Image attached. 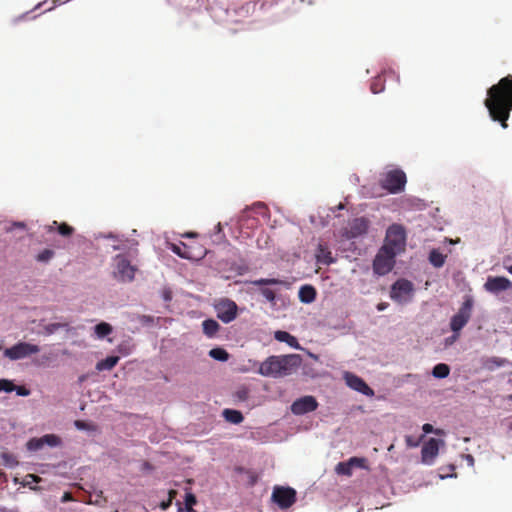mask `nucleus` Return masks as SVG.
Instances as JSON below:
<instances>
[{
	"label": "nucleus",
	"instance_id": "f257e3e1",
	"mask_svg": "<svg viewBox=\"0 0 512 512\" xmlns=\"http://www.w3.org/2000/svg\"><path fill=\"white\" fill-rule=\"evenodd\" d=\"M489 117L498 122L503 129L508 127L507 121L512 111V75L501 78L498 83L487 89L484 100Z\"/></svg>",
	"mask_w": 512,
	"mask_h": 512
},
{
	"label": "nucleus",
	"instance_id": "f03ea898",
	"mask_svg": "<svg viewBox=\"0 0 512 512\" xmlns=\"http://www.w3.org/2000/svg\"><path fill=\"white\" fill-rule=\"evenodd\" d=\"M302 356L300 354L270 355L262 362H256L258 365L256 372L264 377L273 379L283 378L295 373L302 365Z\"/></svg>",
	"mask_w": 512,
	"mask_h": 512
},
{
	"label": "nucleus",
	"instance_id": "7ed1b4c3",
	"mask_svg": "<svg viewBox=\"0 0 512 512\" xmlns=\"http://www.w3.org/2000/svg\"><path fill=\"white\" fill-rule=\"evenodd\" d=\"M407 245V229L403 224H390L385 233L383 247L401 255Z\"/></svg>",
	"mask_w": 512,
	"mask_h": 512
},
{
	"label": "nucleus",
	"instance_id": "20e7f679",
	"mask_svg": "<svg viewBox=\"0 0 512 512\" xmlns=\"http://www.w3.org/2000/svg\"><path fill=\"white\" fill-rule=\"evenodd\" d=\"M246 283L257 286V292L263 296L265 300L272 306H275L278 301V290L272 287L286 286V281L275 277L258 278L255 280L246 281Z\"/></svg>",
	"mask_w": 512,
	"mask_h": 512
},
{
	"label": "nucleus",
	"instance_id": "39448f33",
	"mask_svg": "<svg viewBox=\"0 0 512 512\" xmlns=\"http://www.w3.org/2000/svg\"><path fill=\"white\" fill-rule=\"evenodd\" d=\"M398 256L397 253L381 246L372 261L373 274L378 277L389 274L394 269Z\"/></svg>",
	"mask_w": 512,
	"mask_h": 512
},
{
	"label": "nucleus",
	"instance_id": "423d86ee",
	"mask_svg": "<svg viewBox=\"0 0 512 512\" xmlns=\"http://www.w3.org/2000/svg\"><path fill=\"white\" fill-rule=\"evenodd\" d=\"M474 304L475 300L471 294H465L463 296V301L458 311L455 314H453L450 318V330H457L459 332H462L463 328L468 324L471 318Z\"/></svg>",
	"mask_w": 512,
	"mask_h": 512
},
{
	"label": "nucleus",
	"instance_id": "0eeeda50",
	"mask_svg": "<svg viewBox=\"0 0 512 512\" xmlns=\"http://www.w3.org/2000/svg\"><path fill=\"white\" fill-rule=\"evenodd\" d=\"M270 500L281 511L286 512L296 503L297 491L288 485H275Z\"/></svg>",
	"mask_w": 512,
	"mask_h": 512
},
{
	"label": "nucleus",
	"instance_id": "6e6552de",
	"mask_svg": "<svg viewBox=\"0 0 512 512\" xmlns=\"http://www.w3.org/2000/svg\"><path fill=\"white\" fill-rule=\"evenodd\" d=\"M407 183L406 173L400 169L395 168L387 171L384 177L380 180V186L389 194H399L405 190Z\"/></svg>",
	"mask_w": 512,
	"mask_h": 512
},
{
	"label": "nucleus",
	"instance_id": "1a4fd4ad",
	"mask_svg": "<svg viewBox=\"0 0 512 512\" xmlns=\"http://www.w3.org/2000/svg\"><path fill=\"white\" fill-rule=\"evenodd\" d=\"M415 287L412 281L406 278H398L390 286L389 296L398 304H407L411 301Z\"/></svg>",
	"mask_w": 512,
	"mask_h": 512
},
{
	"label": "nucleus",
	"instance_id": "9d476101",
	"mask_svg": "<svg viewBox=\"0 0 512 512\" xmlns=\"http://www.w3.org/2000/svg\"><path fill=\"white\" fill-rule=\"evenodd\" d=\"M39 351L40 347L36 344L27 341H18L12 346L5 348L3 356L12 361H17L36 354Z\"/></svg>",
	"mask_w": 512,
	"mask_h": 512
},
{
	"label": "nucleus",
	"instance_id": "9b49d317",
	"mask_svg": "<svg viewBox=\"0 0 512 512\" xmlns=\"http://www.w3.org/2000/svg\"><path fill=\"white\" fill-rule=\"evenodd\" d=\"M214 309L217 318L224 324H229L234 321L238 314L239 308L235 301L229 298L220 299L215 305Z\"/></svg>",
	"mask_w": 512,
	"mask_h": 512
},
{
	"label": "nucleus",
	"instance_id": "f8f14e48",
	"mask_svg": "<svg viewBox=\"0 0 512 512\" xmlns=\"http://www.w3.org/2000/svg\"><path fill=\"white\" fill-rule=\"evenodd\" d=\"M444 445L445 441L442 438L431 437L426 440L421 448V463L428 466L433 465L440 448Z\"/></svg>",
	"mask_w": 512,
	"mask_h": 512
},
{
	"label": "nucleus",
	"instance_id": "ddd939ff",
	"mask_svg": "<svg viewBox=\"0 0 512 512\" xmlns=\"http://www.w3.org/2000/svg\"><path fill=\"white\" fill-rule=\"evenodd\" d=\"M318 401L313 395H304L296 398L291 406V413L295 416H303L310 412L315 411L318 408Z\"/></svg>",
	"mask_w": 512,
	"mask_h": 512
},
{
	"label": "nucleus",
	"instance_id": "4468645a",
	"mask_svg": "<svg viewBox=\"0 0 512 512\" xmlns=\"http://www.w3.org/2000/svg\"><path fill=\"white\" fill-rule=\"evenodd\" d=\"M344 380L350 389L364 396L373 397L375 395L374 390L366 383V381L353 372H345Z\"/></svg>",
	"mask_w": 512,
	"mask_h": 512
},
{
	"label": "nucleus",
	"instance_id": "2eb2a0df",
	"mask_svg": "<svg viewBox=\"0 0 512 512\" xmlns=\"http://www.w3.org/2000/svg\"><path fill=\"white\" fill-rule=\"evenodd\" d=\"M483 288L493 295H498L512 288V281L505 276H488Z\"/></svg>",
	"mask_w": 512,
	"mask_h": 512
},
{
	"label": "nucleus",
	"instance_id": "dca6fc26",
	"mask_svg": "<svg viewBox=\"0 0 512 512\" xmlns=\"http://www.w3.org/2000/svg\"><path fill=\"white\" fill-rule=\"evenodd\" d=\"M208 1V6L206 7V10L209 12L211 18L215 21V22H227V21H234L236 22L237 19H234L232 17V10H230L229 8L225 7L223 4H221L220 2L214 0L213 3L210 2V0H207Z\"/></svg>",
	"mask_w": 512,
	"mask_h": 512
},
{
	"label": "nucleus",
	"instance_id": "f3484780",
	"mask_svg": "<svg viewBox=\"0 0 512 512\" xmlns=\"http://www.w3.org/2000/svg\"><path fill=\"white\" fill-rule=\"evenodd\" d=\"M114 260L120 280L128 282L134 280L136 268L131 264L129 259L123 254H117Z\"/></svg>",
	"mask_w": 512,
	"mask_h": 512
},
{
	"label": "nucleus",
	"instance_id": "a211bd4d",
	"mask_svg": "<svg viewBox=\"0 0 512 512\" xmlns=\"http://www.w3.org/2000/svg\"><path fill=\"white\" fill-rule=\"evenodd\" d=\"M370 220L365 217H356L349 223L348 231L346 232L348 239H357L368 233L370 228Z\"/></svg>",
	"mask_w": 512,
	"mask_h": 512
},
{
	"label": "nucleus",
	"instance_id": "6ab92c4d",
	"mask_svg": "<svg viewBox=\"0 0 512 512\" xmlns=\"http://www.w3.org/2000/svg\"><path fill=\"white\" fill-rule=\"evenodd\" d=\"M393 75L396 79V81L399 83L400 76L397 74L392 68L386 69L383 68L381 73L375 77H373L371 84H370V91L373 94H379L382 93L385 90V81L383 80V76L385 75Z\"/></svg>",
	"mask_w": 512,
	"mask_h": 512
},
{
	"label": "nucleus",
	"instance_id": "aec40b11",
	"mask_svg": "<svg viewBox=\"0 0 512 512\" xmlns=\"http://www.w3.org/2000/svg\"><path fill=\"white\" fill-rule=\"evenodd\" d=\"M198 503L196 495L191 490H186L183 496V501H177L178 512H197L194 506Z\"/></svg>",
	"mask_w": 512,
	"mask_h": 512
},
{
	"label": "nucleus",
	"instance_id": "412c9836",
	"mask_svg": "<svg viewBox=\"0 0 512 512\" xmlns=\"http://www.w3.org/2000/svg\"><path fill=\"white\" fill-rule=\"evenodd\" d=\"M480 362L482 368L490 372H493L498 368L505 367L506 365L511 364V362L507 358L497 356L481 357Z\"/></svg>",
	"mask_w": 512,
	"mask_h": 512
},
{
	"label": "nucleus",
	"instance_id": "4be33fe9",
	"mask_svg": "<svg viewBox=\"0 0 512 512\" xmlns=\"http://www.w3.org/2000/svg\"><path fill=\"white\" fill-rule=\"evenodd\" d=\"M315 260L317 264L329 266L336 262V258L332 255L329 248L323 244H319L315 251Z\"/></svg>",
	"mask_w": 512,
	"mask_h": 512
},
{
	"label": "nucleus",
	"instance_id": "5701e85b",
	"mask_svg": "<svg viewBox=\"0 0 512 512\" xmlns=\"http://www.w3.org/2000/svg\"><path fill=\"white\" fill-rule=\"evenodd\" d=\"M274 339L278 342L285 343L289 347L297 350H303L301 347L299 340L296 336L292 335L288 331L285 330H276L274 332Z\"/></svg>",
	"mask_w": 512,
	"mask_h": 512
},
{
	"label": "nucleus",
	"instance_id": "b1692460",
	"mask_svg": "<svg viewBox=\"0 0 512 512\" xmlns=\"http://www.w3.org/2000/svg\"><path fill=\"white\" fill-rule=\"evenodd\" d=\"M354 462H366V460L361 457L353 456L346 461H341L335 466L336 474L341 476H351L354 469Z\"/></svg>",
	"mask_w": 512,
	"mask_h": 512
},
{
	"label": "nucleus",
	"instance_id": "393cba45",
	"mask_svg": "<svg viewBox=\"0 0 512 512\" xmlns=\"http://www.w3.org/2000/svg\"><path fill=\"white\" fill-rule=\"evenodd\" d=\"M317 290L311 284H303L298 290L299 301L303 304H311L316 300Z\"/></svg>",
	"mask_w": 512,
	"mask_h": 512
},
{
	"label": "nucleus",
	"instance_id": "a878e982",
	"mask_svg": "<svg viewBox=\"0 0 512 512\" xmlns=\"http://www.w3.org/2000/svg\"><path fill=\"white\" fill-rule=\"evenodd\" d=\"M222 417L228 423L239 425L244 421V415L240 410L233 408H225L222 410Z\"/></svg>",
	"mask_w": 512,
	"mask_h": 512
},
{
	"label": "nucleus",
	"instance_id": "bb28decb",
	"mask_svg": "<svg viewBox=\"0 0 512 512\" xmlns=\"http://www.w3.org/2000/svg\"><path fill=\"white\" fill-rule=\"evenodd\" d=\"M119 360L120 357L117 355H107L96 363L95 369L99 372L110 371L118 364Z\"/></svg>",
	"mask_w": 512,
	"mask_h": 512
},
{
	"label": "nucleus",
	"instance_id": "cd10ccee",
	"mask_svg": "<svg viewBox=\"0 0 512 512\" xmlns=\"http://www.w3.org/2000/svg\"><path fill=\"white\" fill-rule=\"evenodd\" d=\"M447 256L439 248H432L428 253V261L434 268H442Z\"/></svg>",
	"mask_w": 512,
	"mask_h": 512
},
{
	"label": "nucleus",
	"instance_id": "c85d7f7f",
	"mask_svg": "<svg viewBox=\"0 0 512 512\" xmlns=\"http://www.w3.org/2000/svg\"><path fill=\"white\" fill-rule=\"evenodd\" d=\"M249 211L261 215L264 219H270V211L263 202L258 201L254 202L251 206H246L242 211L243 217H246V213Z\"/></svg>",
	"mask_w": 512,
	"mask_h": 512
},
{
	"label": "nucleus",
	"instance_id": "c756f323",
	"mask_svg": "<svg viewBox=\"0 0 512 512\" xmlns=\"http://www.w3.org/2000/svg\"><path fill=\"white\" fill-rule=\"evenodd\" d=\"M220 324L213 318H206L202 321V331L208 338H214L220 329Z\"/></svg>",
	"mask_w": 512,
	"mask_h": 512
},
{
	"label": "nucleus",
	"instance_id": "7c9ffc66",
	"mask_svg": "<svg viewBox=\"0 0 512 512\" xmlns=\"http://www.w3.org/2000/svg\"><path fill=\"white\" fill-rule=\"evenodd\" d=\"M38 327L39 330L36 333L45 337L51 336L60 330V326L57 322L45 323L44 319L39 320Z\"/></svg>",
	"mask_w": 512,
	"mask_h": 512
},
{
	"label": "nucleus",
	"instance_id": "2f4dec72",
	"mask_svg": "<svg viewBox=\"0 0 512 512\" xmlns=\"http://www.w3.org/2000/svg\"><path fill=\"white\" fill-rule=\"evenodd\" d=\"M93 331L97 339L103 340L113 332V327L108 322L100 321L93 327Z\"/></svg>",
	"mask_w": 512,
	"mask_h": 512
},
{
	"label": "nucleus",
	"instance_id": "473e14b6",
	"mask_svg": "<svg viewBox=\"0 0 512 512\" xmlns=\"http://www.w3.org/2000/svg\"><path fill=\"white\" fill-rule=\"evenodd\" d=\"M450 372H451V368L448 364L446 363H437L433 366L432 370H431V375L435 378V379H445L447 378L449 375H450Z\"/></svg>",
	"mask_w": 512,
	"mask_h": 512
},
{
	"label": "nucleus",
	"instance_id": "72a5a7b5",
	"mask_svg": "<svg viewBox=\"0 0 512 512\" xmlns=\"http://www.w3.org/2000/svg\"><path fill=\"white\" fill-rule=\"evenodd\" d=\"M208 355L213 360H216V361H219L222 363L227 362L230 358L229 352L221 346H215V347L211 348L208 352Z\"/></svg>",
	"mask_w": 512,
	"mask_h": 512
},
{
	"label": "nucleus",
	"instance_id": "f704fd0d",
	"mask_svg": "<svg viewBox=\"0 0 512 512\" xmlns=\"http://www.w3.org/2000/svg\"><path fill=\"white\" fill-rule=\"evenodd\" d=\"M258 3L259 2H247L246 4L242 5L238 9H233L232 17L234 19H236L237 16H242V17L248 16L251 12H254Z\"/></svg>",
	"mask_w": 512,
	"mask_h": 512
},
{
	"label": "nucleus",
	"instance_id": "c9c22d12",
	"mask_svg": "<svg viewBox=\"0 0 512 512\" xmlns=\"http://www.w3.org/2000/svg\"><path fill=\"white\" fill-rule=\"evenodd\" d=\"M42 441L44 446H48L50 448H57L63 445L62 438L55 433H47L42 435Z\"/></svg>",
	"mask_w": 512,
	"mask_h": 512
},
{
	"label": "nucleus",
	"instance_id": "e433bc0d",
	"mask_svg": "<svg viewBox=\"0 0 512 512\" xmlns=\"http://www.w3.org/2000/svg\"><path fill=\"white\" fill-rule=\"evenodd\" d=\"M250 394V389L246 385H240L236 391L234 392L233 396L238 402H245L248 400Z\"/></svg>",
	"mask_w": 512,
	"mask_h": 512
},
{
	"label": "nucleus",
	"instance_id": "4c0bfd02",
	"mask_svg": "<svg viewBox=\"0 0 512 512\" xmlns=\"http://www.w3.org/2000/svg\"><path fill=\"white\" fill-rule=\"evenodd\" d=\"M44 447L42 436L41 437H32L26 443V448L30 452H36L41 450Z\"/></svg>",
	"mask_w": 512,
	"mask_h": 512
},
{
	"label": "nucleus",
	"instance_id": "58836bf2",
	"mask_svg": "<svg viewBox=\"0 0 512 512\" xmlns=\"http://www.w3.org/2000/svg\"><path fill=\"white\" fill-rule=\"evenodd\" d=\"M0 458L2 459L3 464L6 468L13 469L16 466H18V461L16 457L11 453L3 452L1 453Z\"/></svg>",
	"mask_w": 512,
	"mask_h": 512
},
{
	"label": "nucleus",
	"instance_id": "ea45409f",
	"mask_svg": "<svg viewBox=\"0 0 512 512\" xmlns=\"http://www.w3.org/2000/svg\"><path fill=\"white\" fill-rule=\"evenodd\" d=\"M74 427L78 431H85V432H94L96 430V427L94 424H92L91 422H88L86 420H81V419L74 421Z\"/></svg>",
	"mask_w": 512,
	"mask_h": 512
},
{
	"label": "nucleus",
	"instance_id": "a19ab883",
	"mask_svg": "<svg viewBox=\"0 0 512 512\" xmlns=\"http://www.w3.org/2000/svg\"><path fill=\"white\" fill-rule=\"evenodd\" d=\"M55 255L52 249L45 248L36 255V260L40 263H48Z\"/></svg>",
	"mask_w": 512,
	"mask_h": 512
},
{
	"label": "nucleus",
	"instance_id": "79ce46f5",
	"mask_svg": "<svg viewBox=\"0 0 512 512\" xmlns=\"http://www.w3.org/2000/svg\"><path fill=\"white\" fill-rule=\"evenodd\" d=\"M136 320L143 327H151L155 325L157 318L152 315L139 314L136 316Z\"/></svg>",
	"mask_w": 512,
	"mask_h": 512
},
{
	"label": "nucleus",
	"instance_id": "37998d69",
	"mask_svg": "<svg viewBox=\"0 0 512 512\" xmlns=\"http://www.w3.org/2000/svg\"><path fill=\"white\" fill-rule=\"evenodd\" d=\"M74 231V227H72L66 222H61L58 226V230L56 231V233H58L62 237H70L73 235Z\"/></svg>",
	"mask_w": 512,
	"mask_h": 512
},
{
	"label": "nucleus",
	"instance_id": "c03bdc74",
	"mask_svg": "<svg viewBox=\"0 0 512 512\" xmlns=\"http://www.w3.org/2000/svg\"><path fill=\"white\" fill-rule=\"evenodd\" d=\"M231 271L235 272L238 276H242L249 271V266L245 262H233L231 264Z\"/></svg>",
	"mask_w": 512,
	"mask_h": 512
},
{
	"label": "nucleus",
	"instance_id": "a18cd8bd",
	"mask_svg": "<svg viewBox=\"0 0 512 512\" xmlns=\"http://www.w3.org/2000/svg\"><path fill=\"white\" fill-rule=\"evenodd\" d=\"M181 6H183L185 10L195 11L200 9L201 4L200 0H182Z\"/></svg>",
	"mask_w": 512,
	"mask_h": 512
},
{
	"label": "nucleus",
	"instance_id": "49530a36",
	"mask_svg": "<svg viewBox=\"0 0 512 512\" xmlns=\"http://www.w3.org/2000/svg\"><path fill=\"white\" fill-rule=\"evenodd\" d=\"M14 389V383L10 379L1 378L0 379V393H11Z\"/></svg>",
	"mask_w": 512,
	"mask_h": 512
},
{
	"label": "nucleus",
	"instance_id": "de8ad7c7",
	"mask_svg": "<svg viewBox=\"0 0 512 512\" xmlns=\"http://www.w3.org/2000/svg\"><path fill=\"white\" fill-rule=\"evenodd\" d=\"M452 334L444 339V346L449 347L453 345L460 337L461 332L457 330H451Z\"/></svg>",
	"mask_w": 512,
	"mask_h": 512
},
{
	"label": "nucleus",
	"instance_id": "09e8293b",
	"mask_svg": "<svg viewBox=\"0 0 512 512\" xmlns=\"http://www.w3.org/2000/svg\"><path fill=\"white\" fill-rule=\"evenodd\" d=\"M405 442H406V445L410 448H416L420 445V443L422 442V437H419V438H415L411 435H407L405 437Z\"/></svg>",
	"mask_w": 512,
	"mask_h": 512
},
{
	"label": "nucleus",
	"instance_id": "8fccbe9b",
	"mask_svg": "<svg viewBox=\"0 0 512 512\" xmlns=\"http://www.w3.org/2000/svg\"><path fill=\"white\" fill-rule=\"evenodd\" d=\"M13 392H15L17 396H21V397H27L31 394L30 389H28L24 386H15L14 385Z\"/></svg>",
	"mask_w": 512,
	"mask_h": 512
},
{
	"label": "nucleus",
	"instance_id": "3c124183",
	"mask_svg": "<svg viewBox=\"0 0 512 512\" xmlns=\"http://www.w3.org/2000/svg\"><path fill=\"white\" fill-rule=\"evenodd\" d=\"M14 229H21L24 231L26 229V223L23 221H14L6 227L7 231H13Z\"/></svg>",
	"mask_w": 512,
	"mask_h": 512
},
{
	"label": "nucleus",
	"instance_id": "603ef678",
	"mask_svg": "<svg viewBox=\"0 0 512 512\" xmlns=\"http://www.w3.org/2000/svg\"><path fill=\"white\" fill-rule=\"evenodd\" d=\"M112 239V240H118V236L112 232H109V233H97V234H94V239L98 240V239Z\"/></svg>",
	"mask_w": 512,
	"mask_h": 512
},
{
	"label": "nucleus",
	"instance_id": "864d4df0",
	"mask_svg": "<svg viewBox=\"0 0 512 512\" xmlns=\"http://www.w3.org/2000/svg\"><path fill=\"white\" fill-rule=\"evenodd\" d=\"M214 236H215L217 241H221L222 239L225 238V234L223 232V227H222L221 223H218L215 226V228H214Z\"/></svg>",
	"mask_w": 512,
	"mask_h": 512
},
{
	"label": "nucleus",
	"instance_id": "5fc2aeb1",
	"mask_svg": "<svg viewBox=\"0 0 512 512\" xmlns=\"http://www.w3.org/2000/svg\"><path fill=\"white\" fill-rule=\"evenodd\" d=\"M170 250L176 254L177 256H179L180 258H183V259H188L187 255L183 253L180 245H177V244H172L170 246Z\"/></svg>",
	"mask_w": 512,
	"mask_h": 512
},
{
	"label": "nucleus",
	"instance_id": "6e6d98bb",
	"mask_svg": "<svg viewBox=\"0 0 512 512\" xmlns=\"http://www.w3.org/2000/svg\"><path fill=\"white\" fill-rule=\"evenodd\" d=\"M434 428L435 427L432 424H430V423L423 424V426H422L423 433H422V435L420 437H422V439H423L425 436H427L429 434H433Z\"/></svg>",
	"mask_w": 512,
	"mask_h": 512
},
{
	"label": "nucleus",
	"instance_id": "4d7b16f0",
	"mask_svg": "<svg viewBox=\"0 0 512 512\" xmlns=\"http://www.w3.org/2000/svg\"><path fill=\"white\" fill-rule=\"evenodd\" d=\"M154 470V466L149 461H142L140 471L143 473H150Z\"/></svg>",
	"mask_w": 512,
	"mask_h": 512
},
{
	"label": "nucleus",
	"instance_id": "13d9d810",
	"mask_svg": "<svg viewBox=\"0 0 512 512\" xmlns=\"http://www.w3.org/2000/svg\"><path fill=\"white\" fill-rule=\"evenodd\" d=\"M317 218H319V219H320V224H321V226H322V227L327 226V224H328V220L324 219L320 214H319L318 216H316V215H311V216L309 217L310 222H311L312 224H314V225H316V224H317Z\"/></svg>",
	"mask_w": 512,
	"mask_h": 512
},
{
	"label": "nucleus",
	"instance_id": "bf43d9fd",
	"mask_svg": "<svg viewBox=\"0 0 512 512\" xmlns=\"http://www.w3.org/2000/svg\"><path fill=\"white\" fill-rule=\"evenodd\" d=\"M172 291L170 288H164L161 291V298L164 302H170L172 300Z\"/></svg>",
	"mask_w": 512,
	"mask_h": 512
},
{
	"label": "nucleus",
	"instance_id": "052dcab7",
	"mask_svg": "<svg viewBox=\"0 0 512 512\" xmlns=\"http://www.w3.org/2000/svg\"><path fill=\"white\" fill-rule=\"evenodd\" d=\"M60 326V329L65 330L66 333H72L74 331V328L70 326L69 322H57Z\"/></svg>",
	"mask_w": 512,
	"mask_h": 512
},
{
	"label": "nucleus",
	"instance_id": "680f3d73",
	"mask_svg": "<svg viewBox=\"0 0 512 512\" xmlns=\"http://www.w3.org/2000/svg\"><path fill=\"white\" fill-rule=\"evenodd\" d=\"M59 222L57 221H53L51 225H48L46 230L48 233H53V232H56L58 230V226H59Z\"/></svg>",
	"mask_w": 512,
	"mask_h": 512
},
{
	"label": "nucleus",
	"instance_id": "e2e57ef3",
	"mask_svg": "<svg viewBox=\"0 0 512 512\" xmlns=\"http://www.w3.org/2000/svg\"><path fill=\"white\" fill-rule=\"evenodd\" d=\"M464 460L467 462V464L471 467L474 466L475 459L471 454H464L463 455Z\"/></svg>",
	"mask_w": 512,
	"mask_h": 512
},
{
	"label": "nucleus",
	"instance_id": "0e129e2a",
	"mask_svg": "<svg viewBox=\"0 0 512 512\" xmlns=\"http://www.w3.org/2000/svg\"><path fill=\"white\" fill-rule=\"evenodd\" d=\"M457 477V474L456 473H451V474H439V479L441 480H445V479H448V478H456Z\"/></svg>",
	"mask_w": 512,
	"mask_h": 512
},
{
	"label": "nucleus",
	"instance_id": "69168bd1",
	"mask_svg": "<svg viewBox=\"0 0 512 512\" xmlns=\"http://www.w3.org/2000/svg\"><path fill=\"white\" fill-rule=\"evenodd\" d=\"M433 434H435V435H437V436L441 437V436H445V435H446V432H445V430H444V429H442V428H434V432H433Z\"/></svg>",
	"mask_w": 512,
	"mask_h": 512
},
{
	"label": "nucleus",
	"instance_id": "338daca9",
	"mask_svg": "<svg viewBox=\"0 0 512 512\" xmlns=\"http://www.w3.org/2000/svg\"><path fill=\"white\" fill-rule=\"evenodd\" d=\"M70 499H71L70 493L64 492L62 497H61V502L62 503H66V502L70 501Z\"/></svg>",
	"mask_w": 512,
	"mask_h": 512
},
{
	"label": "nucleus",
	"instance_id": "774afa93",
	"mask_svg": "<svg viewBox=\"0 0 512 512\" xmlns=\"http://www.w3.org/2000/svg\"><path fill=\"white\" fill-rule=\"evenodd\" d=\"M257 480H258V477H257L256 475L251 474V475L249 476V484H250L251 486L255 485V484H256V482H257Z\"/></svg>",
	"mask_w": 512,
	"mask_h": 512
}]
</instances>
